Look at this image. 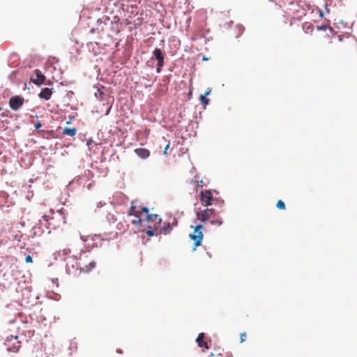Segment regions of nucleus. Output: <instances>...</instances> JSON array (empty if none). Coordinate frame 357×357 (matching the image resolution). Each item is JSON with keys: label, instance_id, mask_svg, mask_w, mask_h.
<instances>
[{"label": "nucleus", "instance_id": "5701e85b", "mask_svg": "<svg viewBox=\"0 0 357 357\" xmlns=\"http://www.w3.org/2000/svg\"><path fill=\"white\" fill-rule=\"evenodd\" d=\"M210 356L211 357H223V354L222 353H217V354L211 353Z\"/></svg>", "mask_w": 357, "mask_h": 357}, {"label": "nucleus", "instance_id": "423d86ee", "mask_svg": "<svg viewBox=\"0 0 357 357\" xmlns=\"http://www.w3.org/2000/svg\"><path fill=\"white\" fill-rule=\"evenodd\" d=\"M24 102V100L22 97L15 96L10 98L9 106L13 110L16 111L23 105Z\"/></svg>", "mask_w": 357, "mask_h": 357}, {"label": "nucleus", "instance_id": "7ed1b4c3", "mask_svg": "<svg viewBox=\"0 0 357 357\" xmlns=\"http://www.w3.org/2000/svg\"><path fill=\"white\" fill-rule=\"evenodd\" d=\"M142 213H144L142 211V207H140L139 209H137V206L134 205V202H132L131 203V206H130L129 211L128 213V215H133L136 218L135 219L132 220L131 222L132 225H135L137 226H139L141 225L142 221V218H141Z\"/></svg>", "mask_w": 357, "mask_h": 357}, {"label": "nucleus", "instance_id": "1a4fd4ad", "mask_svg": "<svg viewBox=\"0 0 357 357\" xmlns=\"http://www.w3.org/2000/svg\"><path fill=\"white\" fill-rule=\"evenodd\" d=\"M35 77H32L31 80L36 85H40L45 82V77L42 74L41 71L38 69L35 70Z\"/></svg>", "mask_w": 357, "mask_h": 357}, {"label": "nucleus", "instance_id": "dca6fc26", "mask_svg": "<svg viewBox=\"0 0 357 357\" xmlns=\"http://www.w3.org/2000/svg\"><path fill=\"white\" fill-rule=\"evenodd\" d=\"M147 228H148V230L146 231V234L149 236H153L154 235H158V234H161V231H160V232L158 231L157 227L155 226H154V229L152 228L151 226H148Z\"/></svg>", "mask_w": 357, "mask_h": 357}, {"label": "nucleus", "instance_id": "b1692460", "mask_svg": "<svg viewBox=\"0 0 357 357\" xmlns=\"http://www.w3.org/2000/svg\"><path fill=\"white\" fill-rule=\"evenodd\" d=\"M328 28L327 25L318 26L317 29L320 31H326Z\"/></svg>", "mask_w": 357, "mask_h": 357}, {"label": "nucleus", "instance_id": "f257e3e1", "mask_svg": "<svg viewBox=\"0 0 357 357\" xmlns=\"http://www.w3.org/2000/svg\"><path fill=\"white\" fill-rule=\"evenodd\" d=\"M194 229L193 232L189 235L190 238L194 241V247L192 250H196L197 248L202 245L204 238L203 229L204 227L202 225H198L195 227H191Z\"/></svg>", "mask_w": 357, "mask_h": 357}, {"label": "nucleus", "instance_id": "f8f14e48", "mask_svg": "<svg viewBox=\"0 0 357 357\" xmlns=\"http://www.w3.org/2000/svg\"><path fill=\"white\" fill-rule=\"evenodd\" d=\"M204 337H205L204 333H202L199 334V335L196 340V342H197L199 347L203 348V351H204V349H208L207 342L204 340Z\"/></svg>", "mask_w": 357, "mask_h": 357}, {"label": "nucleus", "instance_id": "6ab92c4d", "mask_svg": "<svg viewBox=\"0 0 357 357\" xmlns=\"http://www.w3.org/2000/svg\"><path fill=\"white\" fill-rule=\"evenodd\" d=\"M162 230L163 231L164 234H169L172 230V227L169 223H167L166 225H165Z\"/></svg>", "mask_w": 357, "mask_h": 357}, {"label": "nucleus", "instance_id": "c756f323", "mask_svg": "<svg viewBox=\"0 0 357 357\" xmlns=\"http://www.w3.org/2000/svg\"><path fill=\"white\" fill-rule=\"evenodd\" d=\"M40 126H41V124H40V123H38L36 125V128L38 129V128H40Z\"/></svg>", "mask_w": 357, "mask_h": 357}, {"label": "nucleus", "instance_id": "4468645a", "mask_svg": "<svg viewBox=\"0 0 357 357\" xmlns=\"http://www.w3.org/2000/svg\"><path fill=\"white\" fill-rule=\"evenodd\" d=\"M210 223L214 226H221L223 224V219L220 216L219 214L216 213V216L215 218H211L210 220Z\"/></svg>", "mask_w": 357, "mask_h": 357}, {"label": "nucleus", "instance_id": "2eb2a0df", "mask_svg": "<svg viewBox=\"0 0 357 357\" xmlns=\"http://www.w3.org/2000/svg\"><path fill=\"white\" fill-rule=\"evenodd\" d=\"M77 130L75 128H64L63 133L68 136L73 137L77 134Z\"/></svg>", "mask_w": 357, "mask_h": 357}, {"label": "nucleus", "instance_id": "f3484780", "mask_svg": "<svg viewBox=\"0 0 357 357\" xmlns=\"http://www.w3.org/2000/svg\"><path fill=\"white\" fill-rule=\"evenodd\" d=\"M303 30L305 33H312L314 30V26L311 23L306 22L303 25Z\"/></svg>", "mask_w": 357, "mask_h": 357}, {"label": "nucleus", "instance_id": "9d476101", "mask_svg": "<svg viewBox=\"0 0 357 357\" xmlns=\"http://www.w3.org/2000/svg\"><path fill=\"white\" fill-rule=\"evenodd\" d=\"M18 337L15 335V337L11 336V339L7 340L8 343L11 342L13 339L15 340V342L12 344V347L10 346L9 344H7L8 346V351H12V352H16L19 350L20 347V342L17 340Z\"/></svg>", "mask_w": 357, "mask_h": 357}, {"label": "nucleus", "instance_id": "a211bd4d", "mask_svg": "<svg viewBox=\"0 0 357 357\" xmlns=\"http://www.w3.org/2000/svg\"><path fill=\"white\" fill-rule=\"evenodd\" d=\"M206 96H205V95L201 94V95H200V97H199V99H200L201 102H202L203 105H208V102H209V99H208V98H207Z\"/></svg>", "mask_w": 357, "mask_h": 357}, {"label": "nucleus", "instance_id": "cd10ccee", "mask_svg": "<svg viewBox=\"0 0 357 357\" xmlns=\"http://www.w3.org/2000/svg\"><path fill=\"white\" fill-rule=\"evenodd\" d=\"M223 357H233L232 354L231 353L227 352L225 356L223 355Z\"/></svg>", "mask_w": 357, "mask_h": 357}, {"label": "nucleus", "instance_id": "f03ea898", "mask_svg": "<svg viewBox=\"0 0 357 357\" xmlns=\"http://www.w3.org/2000/svg\"><path fill=\"white\" fill-rule=\"evenodd\" d=\"M197 218L202 223H206L207 220L211 218H215L216 212L213 208H206L201 211H197L196 213Z\"/></svg>", "mask_w": 357, "mask_h": 357}, {"label": "nucleus", "instance_id": "ddd939ff", "mask_svg": "<svg viewBox=\"0 0 357 357\" xmlns=\"http://www.w3.org/2000/svg\"><path fill=\"white\" fill-rule=\"evenodd\" d=\"M135 152L138 156L144 159L148 158L150 155L149 151L144 148L136 149Z\"/></svg>", "mask_w": 357, "mask_h": 357}, {"label": "nucleus", "instance_id": "2f4dec72", "mask_svg": "<svg viewBox=\"0 0 357 357\" xmlns=\"http://www.w3.org/2000/svg\"><path fill=\"white\" fill-rule=\"evenodd\" d=\"M70 257H72V258H75V259H77V256H76V255H71V256H70Z\"/></svg>", "mask_w": 357, "mask_h": 357}, {"label": "nucleus", "instance_id": "0eeeda50", "mask_svg": "<svg viewBox=\"0 0 357 357\" xmlns=\"http://www.w3.org/2000/svg\"><path fill=\"white\" fill-rule=\"evenodd\" d=\"M200 199L204 206H208L211 205L213 204V199L211 191L206 190L202 191L200 193Z\"/></svg>", "mask_w": 357, "mask_h": 357}, {"label": "nucleus", "instance_id": "aec40b11", "mask_svg": "<svg viewBox=\"0 0 357 357\" xmlns=\"http://www.w3.org/2000/svg\"><path fill=\"white\" fill-rule=\"evenodd\" d=\"M276 206L280 209V210H284L285 209V204L282 200H278Z\"/></svg>", "mask_w": 357, "mask_h": 357}, {"label": "nucleus", "instance_id": "6e6552de", "mask_svg": "<svg viewBox=\"0 0 357 357\" xmlns=\"http://www.w3.org/2000/svg\"><path fill=\"white\" fill-rule=\"evenodd\" d=\"M153 54L156 60L158 61L156 72L159 73L161 71V68L164 66V55L161 50L159 48H155Z\"/></svg>", "mask_w": 357, "mask_h": 357}, {"label": "nucleus", "instance_id": "20e7f679", "mask_svg": "<svg viewBox=\"0 0 357 357\" xmlns=\"http://www.w3.org/2000/svg\"><path fill=\"white\" fill-rule=\"evenodd\" d=\"M142 211L146 214L145 220L148 222H155V224L154 225L155 227H158L162 222L161 218L160 216L157 214H149V210L146 207H142Z\"/></svg>", "mask_w": 357, "mask_h": 357}, {"label": "nucleus", "instance_id": "39448f33", "mask_svg": "<svg viewBox=\"0 0 357 357\" xmlns=\"http://www.w3.org/2000/svg\"><path fill=\"white\" fill-rule=\"evenodd\" d=\"M86 252H84L83 253V256L85 257V258H87V255H86ZM82 255L80 254L79 255V261L78 262V264H77V266H79L80 267V270L82 272H84V273H89L90 272L92 269H93L96 266V263L94 261H91L89 263L88 265H86V266H83V263L82 262Z\"/></svg>", "mask_w": 357, "mask_h": 357}, {"label": "nucleus", "instance_id": "412c9836", "mask_svg": "<svg viewBox=\"0 0 357 357\" xmlns=\"http://www.w3.org/2000/svg\"><path fill=\"white\" fill-rule=\"evenodd\" d=\"M246 337H247L246 333L245 332L241 333V335H240V342L243 343V342H245L246 340Z\"/></svg>", "mask_w": 357, "mask_h": 357}, {"label": "nucleus", "instance_id": "473e14b6", "mask_svg": "<svg viewBox=\"0 0 357 357\" xmlns=\"http://www.w3.org/2000/svg\"><path fill=\"white\" fill-rule=\"evenodd\" d=\"M203 60H204V61H207V60H208V58H206L205 56H204Z\"/></svg>", "mask_w": 357, "mask_h": 357}, {"label": "nucleus", "instance_id": "bb28decb", "mask_svg": "<svg viewBox=\"0 0 357 357\" xmlns=\"http://www.w3.org/2000/svg\"><path fill=\"white\" fill-rule=\"evenodd\" d=\"M211 89H208L206 91V92L204 93V95H205V96H208V95L211 93Z\"/></svg>", "mask_w": 357, "mask_h": 357}, {"label": "nucleus", "instance_id": "7c9ffc66", "mask_svg": "<svg viewBox=\"0 0 357 357\" xmlns=\"http://www.w3.org/2000/svg\"><path fill=\"white\" fill-rule=\"evenodd\" d=\"M319 16H320V17H323V13H322V11H320V12H319Z\"/></svg>", "mask_w": 357, "mask_h": 357}, {"label": "nucleus", "instance_id": "393cba45", "mask_svg": "<svg viewBox=\"0 0 357 357\" xmlns=\"http://www.w3.org/2000/svg\"><path fill=\"white\" fill-rule=\"evenodd\" d=\"M25 261L26 263H31L32 262V257L30 255H27L25 258Z\"/></svg>", "mask_w": 357, "mask_h": 357}, {"label": "nucleus", "instance_id": "a878e982", "mask_svg": "<svg viewBox=\"0 0 357 357\" xmlns=\"http://www.w3.org/2000/svg\"><path fill=\"white\" fill-rule=\"evenodd\" d=\"M169 142L166 145V146L165 147V150H164V154L166 155L167 154V151L168 150L169 147Z\"/></svg>", "mask_w": 357, "mask_h": 357}, {"label": "nucleus", "instance_id": "72a5a7b5", "mask_svg": "<svg viewBox=\"0 0 357 357\" xmlns=\"http://www.w3.org/2000/svg\"><path fill=\"white\" fill-rule=\"evenodd\" d=\"M338 37H339V40H342V37L340 36H339Z\"/></svg>", "mask_w": 357, "mask_h": 357}, {"label": "nucleus", "instance_id": "4be33fe9", "mask_svg": "<svg viewBox=\"0 0 357 357\" xmlns=\"http://www.w3.org/2000/svg\"><path fill=\"white\" fill-rule=\"evenodd\" d=\"M62 252H63V255L65 256H70V255L71 253V249L65 248L63 250Z\"/></svg>", "mask_w": 357, "mask_h": 357}, {"label": "nucleus", "instance_id": "c85d7f7f", "mask_svg": "<svg viewBox=\"0 0 357 357\" xmlns=\"http://www.w3.org/2000/svg\"><path fill=\"white\" fill-rule=\"evenodd\" d=\"M96 29H91V31H90V33H96Z\"/></svg>", "mask_w": 357, "mask_h": 357}, {"label": "nucleus", "instance_id": "9b49d317", "mask_svg": "<svg viewBox=\"0 0 357 357\" xmlns=\"http://www.w3.org/2000/svg\"><path fill=\"white\" fill-rule=\"evenodd\" d=\"M53 92L52 88H43L41 89L38 96L40 98L48 100L50 99Z\"/></svg>", "mask_w": 357, "mask_h": 357}]
</instances>
